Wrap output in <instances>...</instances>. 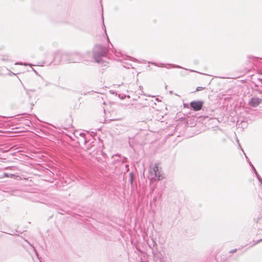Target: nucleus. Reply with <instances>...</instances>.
<instances>
[{"label":"nucleus","instance_id":"obj_1","mask_svg":"<svg viewBox=\"0 0 262 262\" xmlns=\"http://www.w3.org/2000/svg\"><path fill=\"white\" fill-rule=\"evenodd\" d=\"M149 178L151 181H159L163 178V177L160 171L159 164H155L153 166L150 167Z\"/></svg>","mask_w":262,"mask_h":262},{"label":"nucleus","instance_id":"obj_2","mask_svg":"<svg viewBox=\"0 0 262 262\" xmlns=\"http://www.w3.org/2000/svg\"><path fill=\"white\" fill-rule=\"evenodd\" d=\"M203 102L201 101H192L190 103L191 107L195 111H198L201 110L203 106Z\"/></svg>","mask_w":262,"mask_h":262},{"label":"nucleus","instance_id":"obj_3","mask_svg":"<svg viewBox=\"0 0 262 262\" xmlns=\"http://www.w3.org/2000/svg\"><path fill=\"white\" fill-rule=\"evenodd\" d=\"M262 102V99L258 97H253L249 102V105L252 107H256Z\"/></svg>","mask_w":262,"mask_h":262},{"label":"nucleus","instance_id":"obj_4","mask_svg":"<svg viewBox=\"0 0 262 262\" xmlns=\"http://www.w3.org/2000/svg\"><path fill=\"white\" fill-rule=\"evenodd\" d=\"M205 89V87H202V86H199L196 88V91H202V90H204Z\"/></svg>","mask_w":262,"mask_h":262},{"label":"nucleus","instance_id":"obj_5","mask_svg":"<svg viewBox=\"0 0 262 262\" xmlns=\"http://www.w3.org/2000/svg\"><path fill=\"white\" fill-rule=\"evenodd\" d=\"M95 59H96V61L97 62H99L100 61L98 59H97V58H96V56H95Z\"/></svg>","mask_w":262,"mask_h":262},{"label":"nucleus","instance_id":"obj_6","mask_svg":"<svg viewBox=\"0 0 262 262\" xmlns=\"http://www.w3.org/2000/svg\"><path fill=\"white\" fill-rule=\"evenodd\" d=\"M236 251V250H234L231 251V252L233 253V252H235Z\"/></svg>","mask_w":262,"mask_h":262}]
</instances>
